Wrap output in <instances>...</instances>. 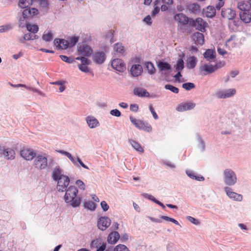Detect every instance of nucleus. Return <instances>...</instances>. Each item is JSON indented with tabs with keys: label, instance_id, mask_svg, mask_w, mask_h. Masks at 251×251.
I'll use <instances>...</instances> for the list:
<instances>
[{
	"label": "nucleus",
	"instance_id": "obj_1",
	"mask_svg": "<svg viewBox=\"0 0 251 251\" xmlns=\"http://www.w3.org/2000/svg\"><path fill=\"white\" fill-rule=\"evenodd\" d=\"M66 193L64 196L65 202L73 207H76L80 204L81 199L80 197H77L78 190L75 186H70L66 190Z\"/></svg>",
	"mask_w": 251,
	"mask_h": 251
},
{
	"label": "nucleus",
	"instance_id": "obj_39",
	"mask_svg": "<svg viewBox=\"0 0 251 251\" xmlns=\"http://www.w3.org/2000/svg\"><path fill=\"white\" fill-rule=\"evenodd\" d=\"M102 244L101 240L100 239H96L92 241L91 243V248H98Z\"/></svg>",
	"mask_w": 251,
	"mask_h": 251
},
{
	"label": "nucleus",
	"instance_id": "obj_14",
	"mask_svg": "<svg viewBox=\"0 0 251 251\" xmlns=\"http://www.w3.org/2000/svg\"><path fill=\"white\" fill-rule=\"evenodd\" d=\"M221 15L223 18L228 20L233 19L235 16V11L231 8H224L221 12Z\"/></svg>",
	"mask_w": 251,
	"mask_h": 251
},
{
	"label": "nucleus",
	"instance_id": "obj_62",
	"mask_svg": "<svg viewBox=\"0 0 251 251\" xmlns=\"http://www.w3.org/2000/svg\"><path fill=\"white\" fill-rule=\"evenodd\" d=\"M144 21L149 25L152 24L151 18L150 15L145 17L144 19Z\"/></svg>",
	"mask_w": 251,
	"mask_h": 251
},
{
	"label": "nucleus",
	"instance_id": "obj_38",
	"mask_svg": "<svg viewBox=\"0 0 251 251\" xmlns=\"http://www.w3.org/2000/svg\"><path fill=\"white\" fill-rule=\"evenodd\" d=\"M146 68L148 69V73L150 74H153L155 72V69L153 64L151 62H147L146 63Z\"/></svg>",
	"mask_w": 251,
	"mask_h": 251
},
{
	"label": "nucleus",
	"instance_id": "obj_64",
	"mask_svg": "<svg viewBox=\"0 0 251 251\" xmlns=\"http://www.w3.org/2000/svg\"><path fill=\"white\" fill-rule=\"evenodd\" d=\"M106 249V243L103 242L102 244L97 248V251H104Z\"/></svg>",
	"mask_w": 251,
	"mask_h": 251
},
{
	"label": "nucleus",
	"instance_id": "obj_42",
	"mask_svg": "<svg viewBox=\"0 0 251 251\" xmlns=\"http://www.w3.org/2000/svg\"><path fill=\"white\" fill-rule=\"evenodd\" d=\"M78 37L74 36L70 38L68 40L69 46H74L75 45V44L78 41Z\"/></svg>",
	"mask_w": 251,
	"mask_h": 251
},
{
	"label": "nucleus",
	"instance_id": "obj_33",
	"mask_svg": "<svg viewBox=\"0 0 251 251\" xmlns=\"http://www.w3.org/2000/svg\"><path fill=\"white\" fill-rule=\"evenodd\" d=\"M158 67L160 71L169 70L171 69V66L168 63L164 62H160L158 64Z\"/></svg>",
	"mask_w": 251,
	"mask_h": 251
},
{
	"label": "nucleus",
	"instance_id": "obj_60",
	"mask_svg": "<svg viewBox=\"0 0 251 251\" xmlns=\"http://www.w3.org/2000/svg\"><path fill=\"white\" fill-rule=\"evenodd\" d=\"M29 10L30 11L31 17L36 16L39 13L38 10L35 8H29Z\"/></svg>",
	"mask_w": 251,
	"mask_h": 251
},
{
	"label": "nucleus",
	"instance_id": "obj_11",
	"mask_svg": "<svg viewBox=\"0 0 251 251\" xmlns=\"http://www.w3.org/2000/svg\"><path fill=\"white\" fill-rule=\"evenodd\" d=\"M111 224L110 219L107 217H101L98 221V227L101 230H105Z\"/></svg>",
	"mask_w": 251,
	"mask_h": 251
},
{
	"label": "nucleus",
	"instance_id": "obj_46",
	"mask_svg": "<svg viewBox=\"0 0 251 251\" xmlns=\"http://www.w3.org/2000/svg\"><path fill=\"white\" fill-rule=\"evenodd\" d=\"M182 87L186 90H190L191 89L194 88L195 85L194 83L191 82H187L182 84Z\"/></svg>",
	"mask_w": 251,
	"mask_h": 251
},
{
	"label": "nucleus",
	"instance_id": "obj_26",
	"mask_svg": "<svg viewBox=\"0 0 251 251\" xmlns=\"http://www.w3.org/2000/svg\"><path fill=\"white\" fill-rule=\"evenodd\" d=\"M134 94L138 97H148L150 95L146 89L141 87L135 88L134 89Z\"/></svg>",
	"mask_w": 251,
	"mask_h": 251
},
{
	"label": "nucleus",
	"instance_id": "obj_5",
	"mask_svg": "<svg viewBox=\"0 0 251 251\" xmlns=\"http://www.w3.org/2000/svg\"><path fill=\"white\" fill-rule=\"evenodd\" d=\"M224 180L225 183L231 186L235 184L237 177L235 173L231 169H227L224 171Z\"/></svg>",
	"mask_w": 251,
	"mask_h": 251
},
{
	"label": "nucleus",
	"instance_id": "obj_35",
	"mask_svg": "<svg viewBox=\"0 0 251 251\" xmlns=\"http://www.w3.org/2000/svg\"><path fill=\"white\" fill-rule=\"evenodd\" d=\"M33 2L38 3L39 5L42 8H47L49 6L48 0H32Z\"/></svg>",
	"mask_w": 251,
	"mask_h": 251
},
{
	"label": "nucleus",
	"instance_id": "obj_45",
	"mask_svg": "<svg viewBox=\"0 0 251 251\" xmlns=\"http://www.w3.org/2000/svg\"><path fill=\"white\" fill-rule=\"evenodd\" d=\"M114 251H129L128 249L124 245L119 244L116 246Z\"/></svg>",
	"mask_w": 251,
	"mask_h": 251
},
{
	"label": "nucleus",
	"instance_id": "obj_55",
	"mask_svg": "<svg viewBox=\"0 0 251 251\" xmlns=\"http://www.w3.org/2000/svg\"><path fill=\"white\" fill-rule=\"evenodd\" d=\"M27 22L26 20H23V17L20 18L19 21V26L21 27H24L27 24Z\"/></svg>",
	"mask_w": 251,
	"mask_h": 251
},
{
	"label": "nucleus",
	"instance_id": "obj_54",
	"mask_svg": "<svg viewBox=\"0 0 251 251\" xmlns=\"http://www.w3.org/2000/svg\"><path fill=\"white\" fill-rule=\"evenodd\" d=\"M78 68L80 71L85 73L89 72V69L86 65H79Z\"/></svg>",
	"mask_w": 251,
	"mask_h": 251
},
{
	"label": "nucleus",
	"instance_id": "obj_53",
	"mask_svg": "<svg viewBox=\"0 0 251 251\" xmlns=\"http://www.w3.org/2000/svg\"><path fill=\"white\" fill-rule=\"evenodd\" d=\"M12 26L11 25H4L0 26V32H3L8 31L9 29H11Z\"/></svg>",
	"mask_w": 251,
	"mask_h": 251
},
{
	"label": "nucleus",
	"instance_id": "obj_27",
	"mask_svg": "<svg viewBox=\"0 0 251 251\" xmlns=\"http://www.w3.org/2000/svg\"><path fill=\"white\" fill-rule=\"evenodd\" d=\"M203 56L208 61H211L216 57V52L213 50L207 49L203 53Z\"/></svg>",
	"mask_w": 251,
	"mask_h": 251
},
{
	"label": "nucleus",
	"instance_id": "obj_12",
	"mask_svg": "<svg viewBox=\"0 0 251 251\" xmlns=\"http://www.w3.org/2000/svg\"><path fill=\"white\" fill-rule=\"evenodd\" d=\"M224 190L227 196L234 201H241L242 200L243 197L241 195L236 193L232 191V189L228 187H226Z\"/></svg>",
	"mask_w": 251,
	"mask_h": 251
},
{
	"label": "nucleus",
	"instance_id": "obj_34",
	"mask_svg": "<svg viewBox=\"0 0 251 251\" xmlns=\"http://www.w3.org/2000/svg\"><path fill=\"white\" fill-rule=\"evenodd\" d=\"M33 3L32 0H20L19 5L22 8H26Z\"/></svg>",
	"mask_w": 251,
	"mask_h": 251
},
{
	"label": "nucleus",
	"instance_id": "obj_4",
	"mask_svg": "<svg viewBox=\"0 0 251 251\" xmlns=\"http://www.w3.org/2000/svg\"><path fill=\"white\" fill-rule=\"evenodd\" d=\"M190 25L195 27L198 30L204 32L206 31L205 28L208 26V24L202 18H198L196 20L190 19Z\"/></svg>",
	"mask_w": 251,
	"mask_h": 251
},
{
	"label": "nucleus",
	"instance_id": "obj_52",
	"mask_svg": "<svg viewBox=\"0 0 251 251\" xmlns=\"http://www.w3.org/2000/svg\"><path fill=\"white\" fill-rule=\"evenodd\" d=\"M76 60H80L82 63L81 65H87L89 63V61L88 60L87 58L81 56V57H77L76 58Z\"/></svg>",
	"mask_w": 251,
	"mask_h": 251
},
{
	"label": "nucleus",
	"instance_id": "obj_58",
	"mask_svg": "<svg viewBox=\"0 0 251 251\" xmlns=\"http://www.w3.org/2000/svg\"><path fill=\"white\" fill-rule=\"evenodd\" d=\"M75 184L79 187L80 189L84 190L85 189V184L81 180H77L75 182Z\"/></svg>",
	"mask_w": 251,
	"mask_h": 251
},
{
	"label": "nucleus",
	"instance_id": "obj_36",
	"mask_svg": "<svg viewBox=\"0 0 251 251\" xmlns=\"http://www.w3.org/2000/svg\"><path fill=\"white\" fill-rule=\"evenodd\" d=\"M25 26L27 29L31 32L35 33L37 32L38 31V26L37 25H31L29 23H27Z\"/></svg>",
	"mask_w": 251,
	"mask_h": 251
},
{
	"label": "nucleus",
	"instance_id": "obj_10",
	"mask_svg": "<svg viewBox=\"0 0 251 251\" xmlns=\"http://www.w3.org/2000/svg\"><path fill=\"white\" fill-rule=\"evenodd\" d=\"M21 156L26 160H31L36 156V153L31 149L24 148L21 151Z\"/></svg>",
	"mask_w": 251,
	"mask_h": 251
},
{
	"label": "nucleus",
	"instance_id": "obj_30",
	"mask_svg": "<svg viewBox=\"0 0 251 251\" xmlns=\"http://www.w3.org/2000/svg\"><path fill=\"white\" fill-rule=\"evenodd\" d=\"M128 142L136 151L140 152H144L143 147L138 142L132 139H129Z\"/></svg>",
	"mask_w": 251,
	"mask_h": 251
},
{
	"label": "nucleus",
	"instance_id": "obj_9",
	"mask_svg": "<svg viewBox=\"0 0 251 251\" xmlns=\"http://www.w3.org/2000/svg\"><path fill=\"white\" fill-rule=\"evenodd\" d=\"M111 66L114 69L120 72H123L126 69L125 63L122 59L119 58L112 60Z\"/></svg>",
	"mask_w": 251,
	"mask_h": 251
},
{
	"label": "nucleus",
	"instance_id": "obj_18",
	"mask_svg": "<svg viewBox=\"0 0 251 251\" xmlns=\"http://www.w3.org/2000/svg\"><path fill=\"white\" fill-rule=\"evenodd\" d=\"M193 39L197 45H202L204 43V35L200 32H196L193 35Z\"/></svg>",
	"mask_w": 251,
	"mask_h": 251
},
{
	"label": "nucleus",
	"instance_id": "obj_22",
	"mask_svg": "<svg viewBox=\"0 0 251 251\" xmlns=\"http://www.w3.org/2000/svg\"><path fill=\"white\" fill-rule=\"evenodd\" d=\"M120 235L119 233L117 231H113L109 234L107 237V241L109 244H114L118 241Z\"/></svg>",
	"mask_w": 251,
	"mask_h": 251
},
{
	"label": "nucleus",
	"instance_id": "obj_25",
	"mask_svg": "<svg viewBox=\"0 0 251 251\" xmlns=\"http://www.w3.org/2000/svg\"><path fill=\"white\" fill-rule=\"evenodd\" d=\"M237 45V40L234 35L231 36L226 43V47L229 49L231 50L235 48Z\"/></svg>",
	"mask_w": 251,
	"mask_h": 251
},
{
	"label": "nucleus",
	"instance_id": "obj_56",
	"mask_svg": "<svg viewBox=\"0 0 251 251\" xmlns=\"http://www.w3.org/2000/svg\"><path fill=\"white\" fill-rule=\"evenodd\" d=\"M187 218L191 223L194 224L195 225H198L200 224L199 221L194 217L191 216H188Z\"/></svg>",
	"mask_w": 251,
	"mask_h": 251
},
{
	"label": "nucleus",
	"instance_id": "obj_41",
	"mask_svg": "<svg viewBox=\"0 0 251 251\" xmlns=\"http://www.w3.org/2000/svg\"><path fill=\"white\" fill-rule=\"evenodd\" d=\"M114 50L118 53H123L124 51V47L121 44L117 43L114 46Z\"/></svg>",
	"mask_w": 251,
	"mask_h": 251
},
{
	"label": "nucleus",
	"instance_id": "obj_48",
	"mask_svg": "<svg viewBox=\"0 0 251 251\" xmlns=\"http://www.w3.org/2000/svg\"><path fill=\"white\" fill-rule=\"evenodd\" d=\"M60 57L62 61L68 63H72L74 62V59L73 58L69 57L66 55H61Z\"/></svg>",
	"mask_w": 251,
	"mask_h": 251
},
{
	"label": "nucleus",
	"instance_id": "obj_63",
	"mask_svg": "<svg viewBox=\"0 0 251 251\" xmlns=\"http://www.w3.org/2000/svg\"><path fill=\"white\" fill-rule=\"evenodd\" d=\"M130 109L134 112H137L138 110V105L136 104H132L130 105Z\"/></svg>",
	"mask_w": 251,
	"mask_h": 251
},
{
	"label": "nucleus",
	"instance_id": "obj_50",
	"mask_svg": "<svg viewBox=\"0 0 251 251\" xmlns=\"http://www.w3.org/2000/svg\"><path fill=\"white\" fill-rule=\"evenodd\" d=\"M186 174L190 177L193 179L195 178V179L201 180L200 178H201L202 180H204V177L203 176H201V177H198L197 178V176L195 175V174L191 171H187Z\"/></svg>",
	"mask_w": 251,
	"mask_h": 251
},
{
	"label": "nucleus",
	"instance_id": "obj_49",
	"mask_svg": "<svg viewBox=\"0 0 251 251\" xmlns=\"http://www.w3.org/2000/svg\"><path fill=\"white\" fill-rule=\"evenodd\" d=\"M9 84L13 87H24V88H26L27 89L31 90L32 91H33V92L36 91V89H35L34 88H32L28 87L26 86L25 85V84H12L11 83H10Z\"/></svg>",
	"mask_w": 251,
	"mask_h": 251
},
{
	"label": "nucleus",
	"instance_id": "obj_40",
	"mask_svg": "<svg viewBox=\"0 0 251 251\" xmlns=\"http://www.w3.org/2000/svg\"><path fill=\"white\" fill-rule=\"evenodd\" d=\"M84 206L90 210H94L95 209V203L92 201H86L84 203Z\"/></svg>",
	"mask_w": 251,
	"mask_h": 251
},
{
	"label": "nucleus",
	"instance_id": "obj_57",
	"mask_svg": "<svg viewBox=\"0 0 251 251\" xmlns=\"http://www.w3.org/2000/svg\"><path fill=\"white\" fill-rule=\"evenodd\" d=\"M110 113L112 116L116 117H120L121 115V112L117 109L111 110Z\"/></svg>",
	"mask_w": 251,
	"mask_h": 251
},
{
	"label": "nucleus",
	"instance_id": "obj_23",
	"mask_svg": "<svg viewBox=\"0 0 251 251\" xmlns=\"http://www.w3.org/2000/svg\"><path fill=\"white\" fill-rule=\"evenodd\" d=\"M105 59V55L103 52H98L94 54V61L97 64H102Z\"/></svg>",
	"mask_w": 251,
	"mask_h": 251
},
{
	"label": "nucleus",
	"instance_id": "obj_17",
	"mask_svg": "<svg viewBox=\"0 0 251 251\" xmlns=\"http://www.w3.org/2000/svg\"><path fill=\"white\" fill-rule=\"evenodd\" d=\"M54 45L59 49L65 50L69 46V42L64 39H56L54 41Z\"/></svg>",
	"mask_w": 251,
	"mask_h": 251
},
{
	"label": "nucleus",
	"instance_id": "obj_32",
	"mask_svg": "<svg viewBox=\"0 0 251 251\" xmlns=\"http://www.w3.org/2000/svg\"><path fill=\"white\" fill-rule=\"evenodd\" d=\"M187 9L193 13L200 12V6L196 3H190L188 5Z\"/></svg>",
	"mask_w": 251,
	"mask_h": 251
},
{
	"label": "nucleus",
	"instance_id": "obj_7",
	"mask_svg": "<svg viewBox=\"0 0 251 251\" xmlns=\"http://www.w3.org/2000/svg\"><path fill=\"white\" fill-rule=\"evenodd\" d=\"M129 119L131 122L139 129L147 131H151V127L148 124H146L141 120H137L132 116H130Z\"/></svg>",
	"mask_w": 251,
	"mask_h": 251
},
{
	"label": "nucleus",
	"instance_id": "obj_6",
	"mask_svg": "<svg viewBox=\"0 0 251 251\" xmlns=\"http://www.w3.org/2000/svg\"><path fill=\"white\" fill-rule=\"evenodd\" d=\"M33 163L34 167L37 170L45 169L48 166V159L45 155L39 154L35 156Z\"/></svg>",
	"mask_w": 251,
	"mask_h": 251
},
{
	"label": "nucleus",
	"instance_id": "obj_21",
	"mask_svg": "<svg viewBox=\"0 0 251 251\" xmlns=\"http://www.w3.org/2000/svg\"><path fill=\"white\" fill-rule=\"evenodd\" d=\"M238 8L241 11L250 10L251 9V3L249 0H242L238 2Z\"/></svg>",
	"mask_w": 251,
	"mask_h": 251
},
{
	"label": "nucleus",
	"instance_id": "obj_20",
	"mask_svg": "<svg viewBox=\"0 0 251 251\" xmlns=\"http://www.w3.org/2000/svg\"><path fill=\"white\" fill-rule=\"evenodd\" d=\"M2 153L4 157L8 160H12L15 158V152L14 150L11 148L3 149Z\"/></svg>",
	"mask_w": 251,
	"mask_h": 251
},
{
	"label": "nucleus",
	"instance_id": "obj_31",
	"mask_svg": "<svg viewBox=\"0 0 251 251\" xmlns=\"http://www.w3.org/2000/svg\"><path fill=\"white\" fill-rule=\"evenodd\" d=\"M205 16L208 18H212L216 14V10L213 6H208L205 11Z\"/></svg>",
	"mask_w": 251,
	"mask_h": 251
},
{
	"label": "nucleus",
	"instance_id": "obj_3",
	"mask_svg": "<svg viewBox=\"0 0 251 251\" xmlns=\"http://www.w3.org/2000/svg\"><path fill=\"white\" fill-rule=\"evenodd\" d=\"M225 65V63L224 61L217 63L214 65L205 64L200 66V70L202 75H206L214 72L217 69L224 66Z\"/></svg>",
	"mask_w": 251,
	"mask_h": 251
},
{
	"label": "nucleus",
	"instance_id": "obj_44",
	"mask_svg": "<svg viewBox=\"0 0 251 251\" xmlns=\"http://www.w3.org/2000/svg\"><path fill=\"white\" fill-rule=\"evenodd\" d=\"M165 88L166 89L169 90L172 92L176 94H177L179 92V89L177 87L170 84L166 85L165 86Z\"/></svg>",
	"mask_w": 251,
	"mask_h": 251
},
{
	"label": "nucleus",
	"instance_id": "obj_24",
	"mask_svg": "<svg viewBox=\"0 0 251 251\" xmlns=\"http://www.w3.org/2000/svg\"><path fill=\"white\" fill-rule=\"evenodd\" d=\"M249 11H241L240 13L241 20L245 23H249L251 21V14Z\"/></svg>",
	"mask_w": 251,
	"mask_h": 251
},
{
	"label": "nucleus",
	"instance_id": "obj_16",
	"mask_svg": "<svg viewBox=\"0 0 251 251\" xmlns=\"http://www.w3.org/2000/svg\"><path fill=\"white\" fill-rule=\"evenodd\" d=\"M195 105L196 104L193 102L182 103L177 105L176 109L179 112H182L193 109L195 107Z\"/></svg>",
	"mask_w": 251,
	"mask_h": 251
},
{
	"label": "nucleus",
	"instance_id": "obj_8",
	"mask_svg": "<svg viewBox=\"0 0 251 251\" xmlns=\"http://www.w3.org/2000/svg\"><path fill=\"white\" fill-rule=\"evenodd\" d=\"M77 50L79 52V54L82 56H90L93 50L91 47L85 44H79L77 46Z\"/></svg>",
	"mask_w": 251,
	"mask_h": 251
},
{
	"label": "nucleus",
	"instance_id": "obj_43",
	"mask_svg": "<svg viewBox=\"0 0 251 251\" xmlns=\"http://www.w3.org/2000/svg\"><path fill=\"white\" fill-rule=\"evenodd\" d=\"M184 68V61L182 59H179L176 67V69L177 71H181Z\"/></svg>",
	"mask_w": 251,
	"mask_h": 251
},
{
	"label": "nucleus",
	"instance_id": "obj_28",
	"mask_svg": "<svg viewBox=\"0 0 251 251\" xmlns=\"http://www.w3.org/2000/svg\"><path fill=\"white\" fill-rule=\"evenodd\" d=\"M86 121L91 128H95L99 125V121L93 117H88Z\"/></svg>",
	"mask_w": 251,
	"mask_h": 251
},
{
	"label": "nucleus",
	"instance_id": "obj_29",
	"mask_svg": "<svg viewBox=\"0 0 251 251\" xmlns=\"http://www.w3.org/2000/svg\"><path fill=\"white\" fill-rule=\"evenodd\" d=\"M197 63V59L192 56L189 57L187 59L186 66L189 69H193L195 67Z\"/></svg>",
	"mask_w": 251,
	"mask_h": 251
},
{
	"label": "nucleus",
	"instance_id": "obj_37",
	"mask_svg": "<svg viewBox=\"0 0 251 251\" xmlns=\"http://www.w3.org/2000/svg\"><path fill=\"white\" fill-rule=\"evenodd\" d=\"M43 40L49 42L52 39V34L51 31H48L47 32H45L42 36Z\"/></svg>",
	"mask_w": 251,
	"mask_h": 251
},
{
	"label": "nucleus",
	"instance_id": "obj_13",
	"mask_svg": "<svg viewBox=\"0 0 251 251\" xmlns=\"http://www.w3.org/2000/svg\"><path fill=\"white\" fill-rule=\"evenodd\" d=\"M174 20L180 24L185 25L190 23V19L185 14L179 13L176 14L174 16Z\"/></svg>",
	"mask_w": 251,
	"mask_h": 251
},
{
	"label": "nucleus",
	"instance_id": "obj_61",
	"mask_svg": "<svg viewBox=\"0 0 251 251\" xmlns=\"http://www.w3.org/2000/svg\"><path fill=\"white\" fill-rule=\"evenodd\" d=\"M149 108H150V110L151 113H152V114L153 115V118L155 119H157L158 118V115H157V114L155 112L154 109V108H153V107L151 105H150Z\"/></svg>",
	"mask_w": 251,
	"mask_h": 251
},
{
	"label": "nucleus",
	"instance_id": "obj_59",
	"mask_svg": "<svg viewBox=\"0 0 251 251\" xmlns=\"http://www.w3.org/2000/svg\"><path fill=\"white\" fill-rule=\"evenodd\" d=\"M100 205L104 211H106L109 209V206L105 201H102L100 203Z\"/></svg>",
	"mask_w": 251,
	"mask_h": 251
},
{
	"label": "nucleus",
	"instance_id": "obj_15",
	"mask_svg": "<svg viewBox=\"0 0 251 251\" xmlns=\"http://www.w3.org/2000/svg\"><path fill=\"white\" fill-rule=\"evenodd\" d=\"M236 93V90L232 88L228 89L225 91H219L216 95L219 98L225 99L233 96Z\"/></svg>",
	"mask_w": 251,
	"mask_h": 251
},
{
	"label": "nucleus",
	"instance_id": "obj_51",
	"mask_svg": "<svg viewBox=\"0 0 251 251\" xmlns=\"http://www.w3.org/2000/svg\"><path fill=\"white\" fill-rule=\"evenodd\" d=\"M36 35H33L31 33H27L25 34L24 35V38L26 40V41H28L30 40H33L36 38Z\"/></svg>",
	"mask_w": 251,
	"mask_h": 251
},
{
	"label": "nucleus",
	"instance_id": "obj_19",
	"mask_svg": "<svg viewBox=\"0 0 251 251\" xmlns=\"http://www.w3.org/2000/svg\"><path fill=\"white\" fill-rule=\"evenodd\" d=\"M130 73L133 76L137 77L142 73V67L140 65H133L130 68Z\"/></svg>",
	"mask_w": 251,
	"mask_h": 251
},
{
	"label": "nucleus",
	"instance_id": "obj_47",
	"mask_svg": "<svg viewBox=\"0 0 251 251\" xmlns=\"http://www.w3.org/2000/svg\"><path fill=\"white\" fill-rule=\"evenodd\" d=\"M23 20H26L28 18L31 17L30 11L29 8L25 9L23 11Z\"/></svg>",
	"mask_w": 251,
	"mask_h": 251
},
{
	"label": "nucleus",
	"instance_id": "obj_2",
	"mask_svg": "<svg viewBox=\"0 0 251 251\" xmlns=\"http://www.w3.org/2000/svg\"><path fill=\"white\" fill-rule=\"evenodd\" d=\"M52 176L55 180H58L57 189L59 191L64 192L70 183L68 176L61 174L59 169H55L52 172Z\"/></svg>",
	"mask_w": 251,
	"mask_h": 251
}]
</instances>
